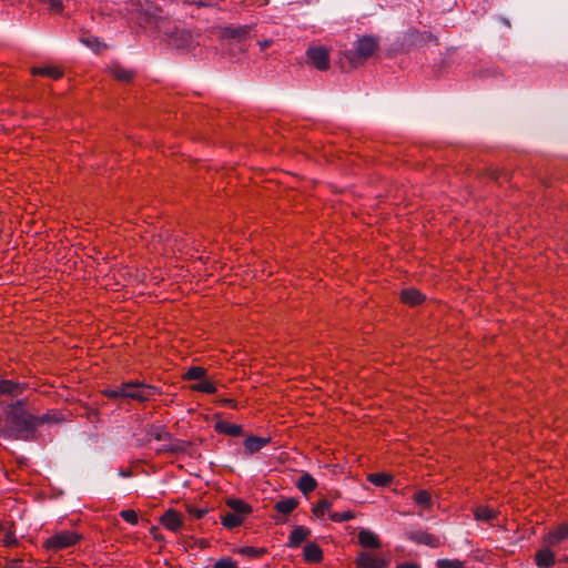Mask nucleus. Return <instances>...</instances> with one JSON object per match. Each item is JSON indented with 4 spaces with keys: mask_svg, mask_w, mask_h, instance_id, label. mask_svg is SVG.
Returning a JSON list of instances; mask_svg holds the SVG:
<instances>
[{
    "mask_svg": "<svg viewBox=\"0 0 568 568\" xmlns=\"http://www.w3.org/2000/svg\"><path fill=\"white\" fill-rule=\"evenodd\" d=\"M109 397H126L140 402L149 400L154 394V388L141 383H124L121 387L108 389Z\"/></svg>",
    "mask_w": 568,
    "mask_h": 568,
    "instance_id": "f257e3e1",
    "label": "nucleus"
},
{
    "mask_svg": "<svg viewBox=\"0 0 568 568\" xmlns=\"http://www.w3.org/2000/svg\"><path fill=\"white\" fill-rule=\"evenodd\" d=\"M226 505L231 510L222 517V524L226 528L240 526L252 510L251 507L241 499L231 498L226 501Z\"/></svg>",
    "mask_w": 568,
    "mask_h": 568,
    "instance_id": "f03ea898",
    "label": "nucleus"
},
{
    "mask_svg": "<svg viewBox=\"0 0 568 568\" xmlns=\"http://www.w3.org/2000/svg\"><path fill=\"white\" fill-rule=\"evenodd\" d=\"M80 539V534L71 530H62L48 538L44 541V547L51 550H60L75 545Z\"/></svg>",
    "mask_w": 568,
    "mask_h": 568,
    "instance_id": "7ed1b4c3",
    "label": "nucleus"
},
{
    "mask_svg": "<svg viewBox=\"0 0 568 568\" xmlns=\"http://www.w3.org/2000/svg\"><path fill=\"white\" fill-rule=\"evenodd\" d=\"M378 47L377 39L374 37H363L357 40L352 51L351 61L353 63H362L374 54Z\"/></svg>",
    "mask_w": 568,
    "mask_h": 568,
    "instance_id": "20e7f679",
    "label": "nucleus"
},
{
    "mask_svg": "<svg viewBox=\"0 0 568 568\" xmlns=\"http://www.w3.org/2000/svg\"><path fill=\"white\" fill-rule=\"evenodd\" d=\"M12 424L16 428L17 439L28 440L31 438L36 428V419L32 416L23 412L16 413L12 418Z\"/></svg>",
    "mask_w": 568,
    "mask_h": 568,
    "instance_id": "39448f33",
    "label": "nucleus"
},
{
    "mask_svg": "<svg viewBox=\"0 0 568 568\" xmlns=\"http://www.w3.org/2000/svg\"><path fill=\"white\" fill-rule=\"evenodd\" d=\"M146 435L150 438L161 442L160 447L156 448L158 452H175L180 448L179 443L172 440L171 435L164 426L152 425L148 429Z\"/></svg>",
    "mask_w": 568,
    "mask_h": 568,
    "instance_id": "423d86ee",
    "label": "nucleus"
},
{
    "mask_svg": "<svg viewBox=\"0 0 568 568\" xmlns=\"http://www.w3.org/2000/svg\"><path fill=\"white\" fill-rule=\"evenodd\" d=\"M171 42L178 49L191 50L195 45V38L191 31L180 28L171 34Z\"/></svg>",
    "mask_w": 568,
    "mask_h": 568,
    "instance_id": "0eeeda50",
    "label": "nucleus"
},
{
    "mask_svg": "<svg viewBox=\"0 0 568 568\" xmlns=\"http://www.w3.org/2000/svg\"><path fill=\"white\" fill-rule=\"evenodd\" d=\"M568 540V525L561 524L549 530L544 537V544L547 547H556Z\"/></svg>",
    "mask_w": 568,
    "mask_h": 568,
    "instance_id": "6e6552de",
    "label": "nucleus"
},
{
    "mask_svg": "<svg viewBox=\"0 0 568 568\" xmlns=\"http://www.w3.org/2000/svg\"><path fill=\"white\" fill-rule=\"evenodd\" d=\"M307 57L318 70H326L329 67L328 52L324 47L310 48Z\"/></svg>",
    "mask_w": 568,
    "mask_h": 568,
    "instance_id": "1a4fd4ad",
    "label": "nucleus"
},
{
    "mask_svg": "<svg viewBox=\"0 0 568 568\" xmlns=\"http://www.w3.org/2000/svg\"><path fill=\"white\" fill-rule=\"evenodd\" d=\"M409 539L416 544L425 545L430 548L440 546V538L438 536L422 530L410 532Z\"/></svg>",
    "mask_w": 568,
    "mask_h": 568,
    "instance_id": "9d476101",
    "label": "nucleus"
},
{
    "mask_svg": "<svg viewBox=\"0 0 568 568\" xmlns=\"http://www.w3.org/2000/svg\"><path fill=\"white\" fill-rule=\"evenodd\" d=\"M356 564L358 568H383L386 561L382 557L374 556L369 552H362L357 557Z\"/></svg>",
    "mask_w": 568,
    "mask_h": 568,
    "instance_id": "9b49d317",
    "label": "nucleus"
},
{
    "mask_svg": "<svg viewBox=\"0 0 568 568\" xmlns=\"http://www.w3.org/2000/svg\"><path fill=\"white\" fill-rule=\"evenodd\" d=\"M161 524L172 531H178L182 527L183 520L178 511L169 509L161 517Z\"/></svg>",
    "mask_w": 568,
    "mask_h": 568,
    "instance_id": "f8f14e48",
    "label": "nucleus"
},
{
    "mask_svg": "<svg viewBox=\"0 0 568 568\" xmlns=\"http://www.w3.org/2000/svg\"><path fill=\"white\" fill-rule=\"evenodd\" d=\"M251 26H230L223 29V37L244 40L251 36Z\"/></svg>",
    "mask_w": 568,
    "mask_h": 568,
    "instance_id": "ddd939ff",
    "label": "nucleus"
},
{
    "mask_svg": "<svg viewBox=\"0 0 568 568\" xmlns=\"http://www.w3.org/2000/svg\"><path fill=\"white\" fill-rule=\"evenodd\" d=\"M270 443L268 437L250 436L244 442L245 453L248 455L260 452Z\"/></svg>",
    "mask_w": 568,
    "mask_h": 568,
    "instance_id": "4468645a",
    "label": "nucleus"
},
{
    "mask_svg": "<svg viewBox=\"0 0 568 568\" xmlns=\"http://www.w3.org/2000/svg\"><path fill=\"white\" fill-rule=\"evenodd\" d=\"M215 430L232 437L240 436L243 433L241 425L232 424L227 420L220 419L215 423Z\"/></svg>",
    "mask_w": 568,
    "mask_h": 568,
    "instance_id": "2eb2a0df",
    "label": "nucleus"
},
{
    "mask_svg": "<svg viewBox=\"0 0 568 568\" xmlns=\"http://www.w3.org/2000/svg\"><path fill=\"white\" fill-rule=\"evenodd\" d=\"M551 547L545 546V548L537 551L535 560L539 568H549L555 562V554L550 550Z\"/></svg>",
    "mask_w": 568,
    "mask_h": 568,
    "instance_id": "dca6fc26",
    "label": "nucleus"
},
{
    "mask_svg": "<svg viewBox=\"0 0 568 568\" xmlns=\"http://www.w3.org/2000/svg\"><path fill=\"white\" fill-rule=\"evenodd\" d=\"M358 540L363 547L377 548L381 545L377 535L367 529H363L359 531Z\"/></svg>",
    "mask_w": 568,
    "mask_h": 568,
    "instance_id": "f3484780",
    "label": "nucleus"
},
{
    "mask_svg": "<svg viewBox=\"0 0 568 568\" xmlns=\"http://www.w3.org/2000/svg\"><path fill=\"white\" fill-rule=\"evenodd\" d=\"M332 501L327 499H322L316 505L313 506V513L320 519H325L326 517L329 518V514H332Z\"/></svg>",
    "mask_w": 568,
    "mask_h": 568,
    "instance_id": "a211bd4d",
    "label": "nucleus"
},
{
    "mask_svg": "<svg viewBox=\"0 0 568 568\" xmlns=\"http://www.w3.org/2000/svg\"><path fill=\"white\" fill-rule=\"evenodd\" d=\"M413 499L417 506L428 509L433 506L434 500L427 490H418L414 494Z\"/></svg>",
    "mask_w": 568,
    "mask_h": 568,
    "instance_id": "6ab92c4d",
    "label": "nucleus"
},
{
    "mask_svg": "<svg viewBox=\"0 0 568 568\" xmlns=\"http://www.w3.org/2000/svg\"><path fill=\"white\" fill-rule=\"evenodd\" d=\"M310 535V530L303 526L295 527L290 535V545L293 547L298 546L303 542L307 536Z\"/></svg>",
    "mask_w": 568,
    "mask_h": 568,
    "instance_id": "aec40b11",
    "label": "nucleus"
},
{
    "mask_svg": "<svg viewBox=\"0 0 568 568\" xmlns=\"http://www.w3.org/2000/svg\"><path fill=\"white\" fill-rule=\"evenodd\" d=\"M423 298L422 293L415 288H407L402 292V301L409 305H417Z\"/></svg>",
    "mask_w": 568,
    "mask_h": 568,
    "instance_id": "412c9836",
    "label": "nucleus"
},
{
    "mask_svg": "<svg viewBox=\"0 0 568 568\" xmlns=\"http://www.w3.org/2000/svg\"><path fill=\"white\" fill-rule=\"evenodd\" d=\"M297 487L302 493L307 494L315 489L316 480L310 474H303L298 478Z\"/></svg>",
    "mask_w": 568,
    "mask_h": 568,
    "instance_id": "4be33fe9",
    "label": "nucleus"
},
{
    "mask_svg": "<svg viewBox=\"0 0 568 568\" xmlns=\"http://www.w3.org/2000/svg\"><path fill=\"white\" fill-rule=\"evenodd\" d=\"M111 74L122 82H128L132 79L133 73L131 70H128L119 64H114L110 69Z\"/></svg>",
    "mask_w": 568,
    "mask_h": 568,
    "instance_id": "5701e85b",
    "label": "nucleus"
},
{
    "mask_svg": "<svg viewBox=\"0 0 568 568\" xmlns=\"http://www.w3.org/2000/svg\"><path fill=\"white\" fill-rule=\"evenodd\" d=\"M32 73L34 75H42L48 77L52 79H59L62 75L61 70H59L55 67H41V68H33Z\"/></svg>",
    "mask_w": 568,
    "mask_h": 568,
    "instance_id": "b1692460",
    "label": "nucleus"
},
{
    "mask_svg": "<svg viewBox=\"0 0 568 568\" xmlns=\"http://www.w3.org/2000/svg\"><path fill=\"white\" fill-rule=\"evenodd\" d=\"M304 556L307 561L317 562L322 559V551L316 545L308 544L304 548Z\"/></svg>",
    "mask_w": 568,
    "mask_h": 568,
    "instance_id": "393cba45",
    "label": "nucleus"
},
{
    "mask_svg": "<svg viewBox=\"0 0 568 568\" xmlns=\"http://www.w3.org/2000/svg\"><path fill=\"white\" fill-rule=\"evenodd\" d=\"M297 506V500L294 498H286L276 503V510L284 515L292 513Z\"/></svg>",
    "mask_w": 568,
    "mask_h": 568,
    "instance_id": "a878e982",
    "label": "nucleus"
},
{
    "mask_svg": "<svg viewBox=\"0 0 568 568\" xmlns=\"http://www.w3.org/2000/svg\"><path fill=\"white\" fill-rule=\"evenodd\" d=\"M495 517L496 513L489 507L480 506L475 510L476 520L490 521Z\"/></svg>",
    "mask_w": 568,
    "mask_h": 568,
    "instance_id": "bb28decb",
    "label": "nucleus"
},
{
    "mask_svg": "<svg viewBox=\"0 0 568 568\" xmlns=\"http://www.w3.org/2000/svg\"><path fill=\"white\" fill-rule=\"evenodd\" d=\"M192 388L207 394H213L216 390L215 385L211 381L205 379L204 377L197 381V383L194 384Z\"/></svg>",
    "mask_w": 568,
    "mask_h": 568,
    "instance_id": "cd10ccee",
    "label": "nucleus"
},
{
    "mask_svg": "<svg viewBox=\"0 0 568 568\" xmlns=\"http://www.w3.org/2000/svg\"><path fill=\"white\" fill-rule=\"evenodd\" d=\"M367 479L376 486H386L390 481L392 477L387 474L375 473L369 474Z\"/></svg>",
    "mask_w": 568,
    "mask_h": 568,
    "instance_id": "c85d7f7f",
    "label": "nucleus"
},
{
    "mask_svg": "<svg viewBox=\"0 0 568 568\" xmlns=\"http://www.w3.org/2000/svg\"><path fill=\"white\" fill-rule=\"evenodd\" d=\"M436 568H466L464 562L458 559H438Z\"/></svg>",
    "mask_w": 568,
    "mask_h": 568,
    "instance_id": "c756f323",
    "label": "nucleus"
},
{
    "mask_svg": "<svg viewBox=\"0 0 568 568\" xmlns=\"http://www.w3.org/2000/svg\"><path fill=\"white\" fill-rule=\"evenodd\" d=\"M19 385L6 379H0V394H16Z\"/></svg>",
    "mask_w": 568,
    "mask_h": 568,
    "instance_id": "7c9ffc66",
    "label": "nucleus"
},
{
    "mask_svg": "<svg viewBox=\"0 0 568 568\" xmlns=\"http://www.w3.org/2000/svg\"><path fill=\"white\" fill-rule=\"evenodd\" d=\"M354 518V514L351 510L343 513H332L329 514V519L334 523L347 521Z\"/></svg>",
    "mask_w": 568,
    "mask_h": 568,
    "instance_id": "2f4dec72",
    "label": "nucleus"
},
{
    "mask_svg": "<svg viewBox=\"0 0 568 568\" xmlns=\"http://www.w3.org/2000/svg\"><path fill=\"white\" fill-rule=\"evenodd\" d=\"M204 374H205V371L201 367H191L186 374H185V377L187 379H194V381H200L204 377Z\"/></svg>",
    "mask_w": 568,
    "mask_h": 568,
    "instance_id": "473e14b6",
    "label": "nucleus"
},
{
    "mask_svg": "<svg viewBox=\"0 0 568 568\" xmlns=\"http://www.w3.org/2000/svg\"><path fill=\"white\" fill-rule=\"evenodd\" d=\"M81 41H82L87 47H89L90 49H92L93 51H95V52H99V51H100L101 43H100V41H99L95 37H84V38H81Z\"/></svg>",
    "mask_w": 568,
    "mask_h": 568,
    "instance_id": "72a5a7b5",
    "label": "nucleus"
},
{
    "mask_svg": "<svg viewBox=\"0 0 568 568\" xmlns=\"http://www.w3.org/2000/svg\"><path fill=\"white\" fill-rule=\"evenodd\" d=\"M120 516L128 523L135 525L138 523V515L132 509H124L120 513Z\"/></svg>",
    "mask_w": 568,
    "mask_h": 568,
    "instance_id": "f704fd0d",
    "label": "nucleus"
},
{
    "mask_svg": "<svg viewBox=\"0 0 568 568\" xmlns=\"http://www.w3.org/2000/svg\"><path fill=\"white\" fill-rule=\"evenodd\" d=\"M239 552L248 557H257L262 554L261 549L254 548V547H242L239 549Z\"/></svg>",
    "mask_w": 568,
    "mask_h": 568,
    "instance_id": "c9c22d12",
    "label": "nucleus"
},
{
    "mask_svg": "<svg viewBox=\"0 0 568 568\" xmlns=\"http://www.w3.org/2000/svg\"><path fill=\"white\" fill-rule=\"evenodd\" d=\"M187 511H189V514L192 517H194L196 519L202 518L206 514V509L205 508H197V507H194V506H189L187 507Z\"/></svg>",
    "mask_w": 568,
    "mask_h": 568,
    "instance_id": "e433bc0d",
    "label": "nucleus"
},
{
    "mask_svg": "<svg viewBox=\"0 0 568 568\" xmlns=\"http://www.w3.org/2000/svg\"><path fill=\"white\" fill-rule=\"evenodd\" d=\"M214 568H236V565L231 559L223 558L215 562Z\"/></svg>",
    "mask_w": 568,
    "mask_h": 568,
    "instance_id": "4c0bfd02",
    "label": "nucleus"
},
{
    "mask_svg": "<svg viewBox=\"0 0 568 568\" xmlns=\"http://www.w3.org/2000/svg\"><path fill=\"white\" fill-rule=\"evenodd\" d=\"M262 50H265L272 44V40H263L258 42Z\"/></svg>",
    "mask_w": 568,
    "mask_h": 568,
    "instance_id": "58836bf2",
    "label": "nucleus"
},
{
    "mask_svg": "<svg viewBox=\"0 0 568 568\" xmlns=\"http://www.w3.org/2000/svg\"><path fill=\"white\" fill-rule=\"evenodd\" d=\"M398 568H420V567L416 564L406 562V564L400 565Z\"/></svg>",
    "mask_w": 568,
    "mask_h": 568,
    "instance_id": "ea45409f",
    "label": "nucleus"
},
{
    "mask_svg": "<svg viewBox=\"0 0 568 568\" xmlns=\"http://www.w3.org/2000/svg\"><path fill=\"white\" fill-rule=\"evenodd\" d=\"M51 6L53 9L58 10L61 7V2H60V0H51Z\"/></svg>",
    "mask_w": 568,
    "mask_h": 568,
    "instance_id": "a19ab883",
    "label": "nucleus"
},
{
    "mask_svg": "<svg viewBox=\"0 0 568 568\" xmlns=\"http://www.w3.org/2000/svg\"><path fill=\"white\" fill-rule=\"evenodd\" d=\"M10 542H11V539L8 537V538L6 539V544H10Z\"/></svg>",
    "mask_w": 568,
    "mask_h": 568,
    "instance_id": "79ce46f5",
    "label": "nucleus"
},
{
    "mask_svg": "<svg viewBox=\"0 0 568 568\" xmlns=\"http://www.w3.org/2000/svg\"><path fill=\"white\" fill-rule=\"evenodd\" d=\"M121 475L122 476H128V474L125 471H121Z\"/></svg>",
    "mask_w": 568,
    "mask_h": 568,
    "instance_id": "37998d69",
    "label": "nucleus"
}]
</instances>
